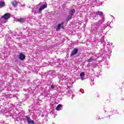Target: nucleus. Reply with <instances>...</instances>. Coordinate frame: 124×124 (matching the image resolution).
<instances>
[{
  "instance_id": "7ed1b4c3",
  "label": "nucleus",
  "mask_w": 124,
  "mask_h": 124,
  "mask_svg": "<svg viewBox=\"0 0 124 124\" xmlns=\"http://www.w3.org/2000/svg\"><path fill=\"white\" fill-rule=\"evenodd\" d=\"M11 17V15L9 13H6L4 15L1 16L0 19H4V20H8Z\"/></svg>"
},
{
  "instance_id": "2eb2a0df",
  "label": "nucleus",
  "mask_w": 124,
  "mask_h": 124,
  "mask_svg": "<svg viewBox=\"0 0 124 124\" xmlns=\"http://www.w3.org/2000/svg\"><path fill=\"white\" fill-rule=\"evenodd\" d=\"M93 4H95V5H96V6H99V4H97V0H93Z\"/></svg>"
},
{
  "instance_id": "bb28decb",
  "label": "nucleus",
  "mask_w": 124,
  "mask_h": 124,
  "mask_svg": "<svg viewBox=\"0 0 124 124\" xmlns=\"http://www.w3.org/2000/svg\"><path fill=\"white\" fill-rule=\"evenodd\" d=\"M94 84V82H93V81L91 82V86H93Z\"/></svg>"
},
{
  "instance_id": "aec40b11",
  "label": "nucleus",
  "mask_w": 124,
  "mask_h": 124,
  "mask_svg": "<svg viewBox=\"0 0 124 124\" xmlns=\"http://www.w3.org/2000/svg\"><path fill=\"white\" fill-rule=\"evenodd\" d=\"M71 19H72V16H70V15H69V16H68V17L66 19V21H67V22H68V21H69L70 20H71Z\"/></svg>"
},
{
  "instance_id": "f257e3e1",
  "label": "nucleus",
  "mask_w": 124,
  "mask_h": 124,
  "mask_svg": "<svg viewBox=\"0 0 124 124\" xmlns=\"http://www.w3.org/2000/svg\"><path fill=\"white\" fill-rule=\"evenodd\" d=\"M98 26H96L94 30H93L92 31V33L93 34H97L98 33H102L103 30H105L106 29L107 26H105V28L103 27H97Z\"/></svg>"
},
{
  "instance_id": "4468645a",
  "label": "nucleus",
  "mask_w": 124,
  "mask_h": 124,
  "mask_svg": "<svg viewBox=\"0 0 124 124\" xmlns=\"http://www.w3.org/2000/svg\"><path fill=\"white\" fill-rule=\"evenodd\" d=\"M95 60H96V58H93L92 57H91L89 59L87 60V62H92L93 61Z\"/></svg>"
},
{
  "instance_id": "423d86ee",
  "label": "nucleus",
  "mask_w": 124,
  "mask_h": 124,
  "mask_svg": "<svg viewBox=\"0 0 124 124\" xmlns=\"http://www.w3.org/2000/svg\"><path fill=\"white\" fill-rule=\"evenodd\" d=\"M45 8H47V3L41 5L39 8L40 13H41L43 10H44Z\"/></svg>"
},
{
  "instance_id": "dca6fc26",
  "label": "nucleus",
  "mask_w": 124,
  "mask_h": 124,
  "mask_svg": "<svg viewBox=\"0 0 124 124\" xmlns=\"http://www.w3.org/2000/svg\"><path fill=\"white\" fill-rule=\"evenodd\" d=\"M80 76L81 80H84V76H85V73L82 72L81 73H80Z\"/></svg>"
},
{
  "instance_id": "f3484780",
  "label": "nucleus",
  "mask_w": 124,
  "mask_h": 124,
  "mask_svg": "<svg viewBox=\"0 0 124 124\" xmlns=\"http://www.w3.org/2000/svg\"><path fill=\"white\" fill-rule=\"evenodd\" d=\"M12 4L13 5L14 7H16V6H17V4H18V3L17 1H15L12 2Z\"/></svg>"
},
{
  "instance_id": "1a4fd4ad",
  "label": "nucleus",
  "mask_w": 124,
  "mask_h": 124,
  "mask_svg": "<svg viewBox=\"0 0 124 124\" xmlns=\"http://www.w3.org/2000/svg\"><path fill=\"white\" fill-rule=\"evenodd\" d=\"M18 59L21 61H24L26 59V56L23 53H20L18 56Z\"/></svg>"
},
{
  "instance_id": "a878e982",
  "label": "nucleus",
  "mask_w": 124,
  "mask_h": 124,
  "mask_svg": "<svg viewBox=\"0 0 124 124\" xmlns=\"http://www.w3.org/2000/svg\"><path fill=\"white\" fill-rule=\"evenodd\" d=\"M43 66H48V64L44 63V64H43Z\"/></svg>"
},
{
  "instance_id": "2f4dec72",
  "label": "nucleus",
  "mask_w": 124,
  "mask_h": 124,
  "mask_svg": "<svg viewBox=\"0 0 124 124\" xmlns=\"http://www.w3.org/2000/svg\"><path fill=\"white\" fill-rule=\"evenodd\" d=\"M52 124H55V123H52Z\"/></svg>"
},
{
  "instance_id": "0eeeda50",
  "label": "nucleus",
  "mask_w": 124,
  "mask_h": 124,
  "mask_svg": "<svg viewBox=\"0 0 124 124\" xmlns=\"http://www.w3.org/2000/svg\"><path fill=\"white\" fill-rule=\"evenodd\" d=\"M49 74L50 75V78H55L56 77V72L55 71H51L49 72Z\"/></svg>"
},
{
  "instance_id": "ddd939ff",
  "label": "nucleus",
  "mask_w": 124,
  "mask_h": 124,
  "mask_svg": "<svg viewBox=\"0 0 124 124\" xmlns=\"http://www.w3.org/2000/svg\"><path fill=\"white\" fill-rule=\"evenodd\" d=\"M5 115L6 117H11V116H12V114H11V113H10V111H7L5 112Z\"/></svg>"
},
{
  "instance_id": "cd10ccee",
  "label": "nucleus",
  "mask_w": 124,
  "mask_h": 124,
  "mask_svg": "<svg viewBox=\"0 0 124 124\" xmlns=\"http://www.w3.org/2000/svg\"><path fill=\"white\" fill-rule=\"evenodd\" d=\"M94 79H93V78H91V80L92 81V82H93V80H94Z\"/></svg>"
},
{
  "instance_id": "f8f14e48",
  "label": "nucleus",
  "mask_w": 124,
  "mask_h": 124,
  "mask_svg": "<svg viewBox=\"0 0 124 124\" xmlns=\"http://www.w3.org/2000/svg\"><path fill=\"white\" fill-rule=\"evenodd\" d=\"M95 14L97 16H99L100 17H102L103 15V12L101 11H97L96 12Z\"/></svg>"
},
{
  "instance_id": "9d476101",
  "label": "nucleus",
  "mask_w": 124,
  "mask_h": 124,
  "mask_svg": "<svg viewBox=\"0 0 124 124\" xmlns=\"http://www.w3.org/2000/svg\"><path fill=\"white\" fill-rule=\"evenodd\" d=\"M32 11V12H34V13H39V14H41V13H40L39 9H38V7H37L35 8H33Z\"/></svg>"
},
{
  "instance_id": "39448f33",
  "label": "nucleus",
  "mask_w": 124,
  "mask_h": 124,
  "mask_svg": "<svg viewBox=\"0 0 124 124\" xmlns=\"http://www.w3.org/2000/svg\"><path fill=\"white\" fill-rule=\"evenodd\" d=\"M104 22V19L102 17V19L99 20L98 22L96 23V27H100L102 24Z\"/></svg>"
},
{
  "instance_id": "6e6552de",
  "label": "nucleus",
  "mask_w": 124,
  "mask_h": 124,
  "mask_svg": "<svg viewBox=\"0 0 124 124\" xmlns=\"http://www.w3.org/2000/svg\"><path fill=\"white\" fill-rule=\"evenodd\" d=\"M78 53V48H76L74 49L71 54V57H73V56H74V55H76Z\"/></svg>"
},
{
  "instance_id": "7c9ffc66",
  "label": "nucleus",
  "mask_w": 124,
  "mask_h": 124,
  "mask_svg": "<svg viewBox=\"0 0 124 124\" xmlns=\"http://www.w3.org/2000/svg\"><path fill=\"white\" fill-rule=\"evenodd\" d=\"M96 119L99 120V118H98V117H97Z\"/></svg>"
},
{
  "instance_id": "6ab92c4d",
  "label": "nucleus",
  "mask_w": 124,
  "mask_h": 124,
  "mask_svg": "<svg viewBox=\"0 0 124 124\" xmlns=\"http://www.w3.org/2000/svg\"><path fill=\"white\" fill-rule=\"evenodd\" d=\"M17 21L20 23H24V22H25V19L24 18H19Z\"/></svg>"
},
{
  "instance_id": "f03ea898",
  "label": "nucleus",
  "mask_w": 124,
  "mask_h": 124,
  "mask_svg": "<svg viewBox=\"0 0 124 124\" xmlns=\"http://www.w3.org/2000/svg\"><path fill=\"white\" fill-rule=\"evenodd\" d=\"M25 121H27L29 124H34V121L31 120L29 116H25L24 117Z\"/></svg>"
},
{
  "instance_id": "393cba45",
  "label": "nucleus",
  "mask_w": 124,
  "mask_h": 124,
  "mask_svg": "<svg viewBox=\"0 0 124 124\" xmlns=\"http://www.w3.org/2000/svg\"><path fill=\"white\" fill-rule=\"evenodd\" d=\"M0 124H5L4 121H3V120H1V121H0Z\"/></svg>"
},
{
  "instance_id": "a211bd4d",
  "label": "nucleus",
  "mask_w": 124,
  "mask_h": 124,
  "mask_svg": "<svg viewBox=\"0 0 124 124\" xmlns=\"http://www.w3.org/2000/svg\"><path fill=\"white\" fill-rule=\"evenodd\" d=\"M61 108H62V105L61 104L58 105L56 107V110H57V111H60V110H61Z\"/></svg>"
},
{
  "instance_id": "c756f323",
  "label": "nucleus",
  "mask_w": 124,
  "mask_h": 124,
  "mask_svg": "<svg viewBox=\"0 0 124 124\" xmlns=\"http://www.w3.org/2000/svg\"><path fill=\"white\" fill-rule=\"evenodd\" d=\"M73 97H74V95H72V99H73Z\"/></svg>"
},
{
  "instance_id": "20e7f679",
  "label": "nucleus",
  "mask_w": 124,
  "mask_h": 124,
  "mask_svg": "<svg viewBox=\"0 0 124 124\" xmlns=\"http://www.w3.org/2000/svg\"><path fill=\"white\" fill-rule=\"evenodd\" d=\"M63 25H64V22H63L59 24L56 28V31H60L61 29H64V26Z\"/></svg>"
},
{
  "instance_id": "5701e85b",
  "label": "nucleus",
  "mask_w": 124,
  "mask_h": 124,
  "mask_svg": "<svg viewBox=\"0 0 124 124\" xmlns=\"http://www.w3.org/2000/svg\"><path fill=\"white\" fill-rule=\"evenodd\" d=\"M110 112H112V114H116V113H117V110H112Z\"/></svg>"
},
{
  "instance_id": "9b49d317",
  "label": "nucleus",
  "mask_w": 124,
  "mask_h": 124,
  "mask_svg": "<svg viewBox=\"0 0 124 124\" xmlns=\"http://www.w3.org/2000/svg\"><path fill=\"white\" fill-rule=\"evenodd\" d=\"M74 13H75V9H71L69 11V15L72 16H73V15H74Z\"/></svg>"
},
{
  "instance_id": "4be33fe9",
  "label": "nucleus",
  "mask_w": 124,
  "mask_h": 124,
  "mask_svg": "<svg viewBox=\"0 0 124 124\" xmlns=\"http://www.w3.org/2000/svg\"><path fill=\"white\" fill-rule=\"evenodd\" d=\"M54 88H55V85L53 84H52L50 86V90H51V91H53Z\"/></svg>"
},
{
  "instance_id": "c85d7f7f",
  "label": "nucleus",
  "mask_w": 124,
  "mask_h": 124,
  "mask_svg": "<svg viewBox=\"0 0 124 124\" xmlns=\"http://www.w3.org/2000/svg\"><path fill=\"white\" fill-rule=\"evenodd\" d=\"M80 92L82 93H84V92H82V90H80Z\"/></svg>"
},
{
  "instance_id": "b1692460",
  "label": "nucleus",
  "mask_w": 124,
  "mask_h": 124,
  "mask_svg": "<svg viewBox=\"0 0 124 124\" xmlns=\"http://www.w3.org/2000/svg\"><path fill=\"white\" fill-rule=\"evenodd\" d=\"M92 58H93V59H96V60H97L98 57H97V56L95 55L94 56H93Z\"/></svg>"
},
{
  "instance_id": "412c9836",
  "label": "nucleus",
  "mask_w": 124,
  "mask_h": 124,
  "mask_svg": "<svg viewBox=\"0 0 124 124\" xmlns=\"http://www.w3.org/2000/svg\"><path fill=\"white\" fill-rule=\"evenodd\" d=\"M4 2L3 1L0 2V8H1V7H3L4 6Z\"/></svg>"
}]
</instances>
